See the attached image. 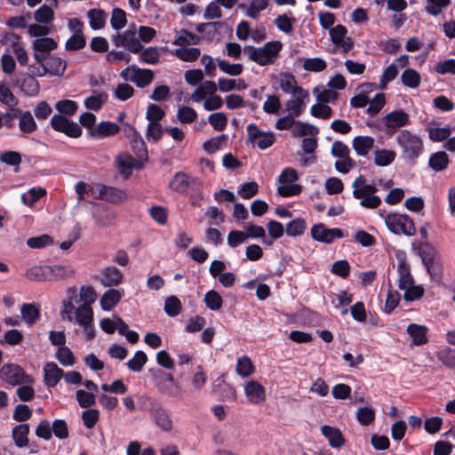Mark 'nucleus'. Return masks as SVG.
I'll return each instance as SVG.
<instances>
[{"instance_id": "obj_1", "label": "nucleus", "mask_w": 455, "mask_h": 455, "mask_svg": "<svg viewBox=\"0 0 455 455\" xmlns=\"http://www.w3.org/2000/svg\"><path fill=\"white\" fill-rule=\"evenodd\" d=\"M395 142L401 148L402 156L409 161H414L424 151L423 140L410 130H401L395 137Z\"/></svg>"}, {"instance_id": "obj_2", "label": "nucleus", "mask_w": 455, "mask_h": 455, "mask_svg": "<svg viewBox=\"0 0 455 455\" xmlns=\"http://www.w3.org/2000/svg\"><path fill=\"white\" fill-rule=\"evenodd\" d=\"M283 44L279 41L266 43L261 47L248 45L244 48L250 60L259 66L273 65L280 55Z\"/></svg>"}, {"instance_id": "obj_3", "label": "nucleus", "mask_w": 455, "mask_h": 455, "mask_svg": "<svg viewBox=\"0 0 455 455\" xmlns=\"http://www.w3.org/2000/svg\"><path fill=\"white\" fill-rule=\"evenodd\" d=\"M353 196L360 199V205L368 209H376L381 204L379 196H375L378 191L376 185L368 184L363 175H359L352 183Z\"/></svg>"}, {"instance_id": "obj_4", "label": "nucleus", "mask_w": 455, "mask_h": 455, "mask_svg": "<svg viewBox=\"0 0 455 455\" xmlns=\"http://www.w3.org/2000/svg\"><path fill=\"white\" fill-rule=\"evenodd\" d=\"M138 146L137 157L123 153L117 156L116 159V167L120 174L124 178L128 179L132 170H140L144 166V163L148 160V151L143 141L136 142Z\"/></svg>"}, {"instance_id": "obj_5", "label": "nucleus", "mask_w": 455, "mask_h": 455, "mask_svg": "<svg viewBox=\"0 0 455 455\" xmlns=\"http://www.w3.org/2000/svg\"><path fill=\"white\" fill-rule=\"evenodd\" d=\"M142 407L147 411L157 428L163 432H171L173 421L170 412L159 402L151 397H144Z\"/></svg>"}, {"instance_id": "obj_6", "label": "nucleus", "mask_w": 455, "mask_h": 455, "mask_svg": "<svg viewBox=\"0 0 455 455\" xmlns=\"http://www.w3.org/2000/svg\"><path fill=\"white\" fill-rule=\"evenodd\" d=\"M0 379L12 387L35 382L32 376L27 374L22 367L15 363L4 364L0 369Z\"/></svg>"}, {"instance_id": "obj_7", "label": "nucleus", "mask_w": 455, "mask_h": 455, "mask_svg": "<svg viewBox=\"0 0 455 455\" xmlns=\"http://www.w3.org/2000/svg\"><path fill=\"white\" fill-rule=\"evenodd\" d=\"M385 222L394 234H403L408 236L415 234L414 223L408 215L389 213L385 217Z\"/></svg>"}, {"instance_id": "obj_8", "label": "nucleus", "mask_w": 455, "mask_h": 455, "mask_svg": "<svg viewBox=\"0 0 455 455\" xmlns=\"http://www.w3.org/2000/svg\"><path fill=\"white\" fill-rule=\"evenodd\" d=\"M120 76L125 80L134 83L138 87L144 88L150 84L154 78V74L150 69L128 67L124 69Z\"/></svg>"}, {"instance_id": "obj_9", "label": "nucleus", "mask_w": 455, "mask_h": 455, "mask_svg": "<svg viewBox=\"0 0 455 455\" xmlns=\"http://www.w3.org/2000/svg\"><path fill=\"white\" fill-rule=\"evenodd\" d=\"M383 123L387 135L394 134L398 129L409 125L410 116L402 108L394 110L383 117Z\"/></svg>"}, {"instance_id": "obj_10", "label": "nucleus", "mask_w": 455, "mask_h": 455, "mask_svg": "<svg viewBox=\"0 0 455 455\" xmlns=\"http://www.w3.org/2000/svg\"><path fill=\"white\" fill-rule=\"evenodd\" d=\"M51 125L55 131L63 132L71 138H78L82 134L80 126L62 115H54L51 119Z\"/></svg>"}, {"instance_id": "obj_11", "label": "nucleus", "mask_w": 455, "mask_h": 455, "mask_svg": "<svg viewBox=\"0 0 455 455\" xmlns=\"http://www.w3.org/2000/svg\"><path fill=\"white\" fill-rule=\"evenodd\" d=\"M112 41L116 47H125L133 53H138L142 49L140 40L134 36V30L127 29L123 34L115 35Z\"/></svg>"}, {"instance_id": "obj_12", "label": "nucleus", "mask_w": 455, "mask_h": 455, "mask_svg": "<svg viewBox=\"0 0 455 455\" xmlns=\"http://www.w3.org/2000/svg\"><path fill=\"white\" fill-rule=\"evenodd\" d=\"M312 238L315 241L331 243L336 238L344 236L339 228H327L323 224L314 225L311 228Z\"/></svg>"}, {"instance_id": "obj_13", "label": "nucleus", "mask_w": 455, "mask_h": 455, "mask_svg": "<svg viewBox=\"0 0 455 455\" xmlns=\"http://www.w3.org/2000/svg\"><path fill=\"white\" fill-rule=\"evenodd\" d=\"M308 92L306 90H298L296 94H293L295 99L289 100L285 103L289 115L295 117L299 116L305 109L304 100L308 97Z\"/></svg>"}, {"instance_id": "obj_14", "label": "nucleus", "mask_w": 455, "mask_h": 455, "mask_svg": "<svg viewBox=\"0 0 455 455\" xmlns=\"http://www.w3.org/2000/svg\"><path fill=\"white\" fill-rule=\"evenodd\" d=\"M44 382L48 387H55L64 375L62 369L55 363H48L44 367Z\"/></svg>"}, {"instance_id": "obj_15", "label": "nucleus", "mask_w": 455, "mask_h": 455, "mask_svg": "<svg viewBox=\"0 0 455 455\" xmlns=\"http://www.w3.org/2000/svg\"><path fill=\"white\" fill-rule=\"evenodd\" d=\"M245 395L251 403H259L265 399V389L255 380L249 381L244 387Z\"/></svg>"}, {"instance_id": "obj_16", "label": "nucleus", "mask_w": 455, "mask_h": 455, "mask_svg": "<svg viewBox=\"0 0 455 455\" xmlns=\"http://www.w3.org/2000/svg\"><path fill=\"white\" fill-rule=\"evenodd\" d=\"M101 283L105 287L117 286L123 281L122 272L116 267H107L101 272Z\"/></svg>"}, {"instance_id": "obj_17", "label": "nucleus", "mask_w": 455, "mask_h": 455, "mask_svg": "<svg viewBox=\"0 0 455 455\" xmlns=\"http://www.w3.org/2000/svg\"><path fill=\"white\" fill-rule=\"evenodd\" d=\"M407 333L412 339V345L421 346L427 342V327L417 323H411L407 326Z\"/></svg>"}, {"instance_id": "obj_18", "label": "nucleus", "mask_w": 455, "mask_h": 455, "mask_svg": "<svg viewBox=\"0 0 455 455\" xmlns=\"http://www.w3.org/2000/svg\"><path fill=\"white\" fill-rule=\"evenodd\" d=\"M124 295V290L109 289L104 292L100 299V306L104 311L114 308Z\"/></svg>"}, {"instance_id": "obj_19", "label": "nucleus", "mask_w": 455, "mask_h": 455, "mask_svg": "<svg viewBox=\"0 0 455 455\" xmlns=\"http://www.w3.org/2000/svg\"><path fill=\"white\" fill-rule=\"evenodd\" d=\"M397 271L399 274L398 287L400 290L408 288L411 284L414 283L413 277L411 274L410 265L405 259H399Z\"/></svg>"}, {"instance_id": "obj_20", "label": "nucleus", "mask_w": 455, "mask_h": 455, "mask_svg": "<svg viewBox=\"0 0 455 455\" xmlns=\"http://www.w3.org/2000/svg\"><path fill=\"white\" fill-rule=\"evenodd\" d=\"M48 267L49 282L67 279L73 276L74 269L70 266L50 265Z\"/></svg>"}, {"instance_id": "obj_21", "label": "nucleus", "mask_w": 455, "mask_h": 455, "mask_svg": "<svg viewBox=\"0 0 455 455\" xmlns=\"http://www.w3.org/2000/svg\"><path fill=\"white\" fill-rule=\"evenodd\" d=\"M45 67L50 76H62L67 68V63L56 55L48 56Z\"/></svg>"}, {"instance_id": "obj_22", "label": "nucleus", "mask_w": 455, "mask_h": 455, "mask_svg": "<svg viewBox=\"0 0 455 455\" xmlns=\"http://www.w3.org/2000/svg\"><path fill=\"white\" fill-rule=\"evenodd\" d=\"M352 146L357 155L364 156L373 148L374 139L371 136H356Z\"/></svg>"}, {"instance_id": "obj_23", "label": "nucleus", "mask_w": 455, "mask_h": 455, "mask_svg": "<svg viewBox=\"0 0 455 455\" xmlns=\"http://www.w3.org/2000/svg\"><path fill=\"white\" fill-rule=\"evenodd\" d=\"M20 91L28 96H36L39 92V83L30 75H25L19 80Z\"/></svg>"}, {"instance_id": "obj_24", "label": "nucleus", "mask_w": 455, "mask_h": 455, "mask_svg": "<svg viewBox=\"0 0 455 455\" xmlns=\"http://www.w3.org/2000/svg\"><path fill=\"white\" fill-rule=\"evenodd\" d=\"M104 189V197L103 201L111 203V204H119L126 200L127 194L124 190L105 185Z\"/></svg>"}, {"instance_id": "obj_25", "label": "nucleus", "mask_w": 455, "mask_h": 455, "mask_svg": "<svg viewBox=\"0 0 455 455\" xmlns=\"http://www.w3.org/2000/svg\"><path fill=\"white\" fill-rule=\"evenodd\" d=\"M322 434L328 439L329 443L333 448H339L344 443V438L341 432L335 427L323 426L321 428Z\"/></svg>"}, {"instance_id": "obj_26", "label": "nucleus", "mask_w": 455, "mask_h": 455, "mask_svg": "<svg viewBox=\"0 0 455 455\" xmlns=\"http://www.w3.org/2000/svg\"><path fill=\"white\" fill-rule=\"evenodd\" d=\"M279 85L283 92L291 93L292 95L296 94L298 90H304L303 88L297 86L295 76L289 72L281 74Z\"/></svg>"}, {"instance_id": "obj_27", "label": "nucleus", "mask_w": 455, "mask_h": 455, "mask_svg": "<svg viewBox=\"0 0 455 455\" xmlns=\"http://www.w3.org/2000/svg\"><path fill=\"white\" fill-rule=\"evenodd\" d=\"M75 319L80 326L88 325L93 322V311L91 306L81 304L75 311Z\"/></svg>"}, {"instance_id": "obj_28", "label": "nucleus", "mask_w": 455, "mask_h": 455, "mask_svg": "<svg viewBox=\"0 0 455 455\" xmlns=\"http://www.w3.org/2000/svg\"><path fill=\"white\" fill-rule=\"evenodd\" d=\"M108 95L105 92H93V94L84 100V107L87 109L98 111L108 100Z\"/></svg>"}, {"instance_id": "obj_29", "label": "nucleus", "mask_w": 455, "mask_h": 455, "mask_svg": "<svg viewBox=\"0 0 455 455\" xmlns=\"http://www.w3.org/2000/svg\"><path fill=\"white\" fill-rule=\"evenodd\" d=\"M120 127L112 122H101L97 127L92 131V135L94 137H108L118 133Z\"/></svg>"}, {"instance_id": "obj_30", "label": "nucleus", "mask_w": 455, "mask_h": 455, "mask_svg": "<svg viewBox=\"0 0 455 455\" xmlns=\"http://www.w3.org/2000/svg\"><path fill=\"white\" fill-rule=\"evenodd\" d=\"M20 115L19 128L21 132L29 134L37 130V124L29 111H23Z\"/></svg>"}, {"instance_id": "obj_31", "label": "nucleus", "mask_w": 455, "mask_h": 455, "mask_svg": "<svg viewBox=\"0 0 455 455\" xmlns=\"http://www.w3.org/2000/svg\"><path fill=\"white\" fill-rule=\"evenodd\" d=\"M90 20V27L94 29H100L105 26L107 14L101 9H91L87 12Z\"/></svg>"}, {"instance_id": "obj_32", "label": "nucleus", "mask_w": 455, "mask_h": 455, "mask_svg": "<svg viewBox=\"0 0 455 455\" xmlns=\"http://www.w3.org/2000/svg\"><path fill=\"white\" fill-rule=\"evenodd\" d=\"M428 164L435 172L443 171L449 164V157L443 151L434 153L429 157Z\"/></svg>"}, {"instance_id": "obj_33", "label": "nucleus", "mask_w": 455, "mask_h": 455, "mask_svg": "<svg viewBox=\"0 0 455 455\" xmlns=\"http://www.w3.org/2000/svg\"><path fill=\"white\" fill-rule=\"evenodd\" d=\"M29 433V426L28 424H20L13 427L12 429V437L15 442V444L18 447H24L28 445V435Z\"/></svg>"}, {"instance_id": "obj_34", "label": "nucleus", "mask_w": 455, "mask_h": 455, "mask_svg": "<svg viewBox=\"0 0 455 455\" xmlns=\"http://www.w3.org/2000/svg\"><path fill=\"white\" fill-rule=\"evenodd\" d=\"M374 163L378 166H387L391 164L396 156L393 150L388 149H376L374 151Z\"/></svg>"}, {"instance_id": "obj_35", "label": "nucleus", "mask_w": 455, "mask_h": 455, "mask_svg": "<svg viewBox=\"0 0 455 455\" xmlns=\"http://www.w3.org/2000/svg\"><path fill=\"white\" fill-rule=\"evenodd\" d=\"M188 187L189 177L184 172H177L170 181V188L178 193H185Z\"/></svg>"}, {"instance_id": "obj_36", "label": "nucleus", "mask_w": 455, "mask_h": 455, "mask_svg": "<svg viewBox=\"0 0 455 455\" xmlns=\"http://www.w3.org/2000/svg\"><path fill=\"white\" fill-rule=\"evenodd\" d=\"M235 371L242 378H246L251 375L254 371V366L251 358L247 355L238 358Z\"/></svg>"}, {"instance_id": "obj_37", "label": "nucleus", "mask_w": 455, "mask_h": 455, "mask_svg": "<svg viewBox=\"0 0 455 455\" xmlns=\"http://www.w3.org/2000/svg\"><path fill=\"white\" fill-rule=\"evenodd\" d=\"M47 266H36L26 271L25 276L30 281H49Z\"/></svg>"}, {"instance_id": "obj_38", "label": "nucleus", "mask_w": 455, "mask_h": 455, "mask_svg": "<svg viewBox=\"0 0 455 455\" xmlns=\"http://www.w3.org/2000/svg\"><path fill=\"white\" fill-rule=\"evenodd\" d=\"M20 313L21 318L28 324L36 323L40 316V311L34 304H23Z\"/></svg>"}, {"instance_id": "obj_39", "label": "nucleus", "mask_w": 455, "mask_h": 455, "mask_svg": "<svg viewBox=\"0 0 455 455\" xmlns=\"http://www.w3.org/2000/svg\"><path fill=\"white\" fill-rule=\"evenodd\" d=\"M174 54L180 60L192 62L196 60L200 57L201 51L200 49L194 47H181L176 49Z\"/></svg>"}, {"instance_id": "obj_40", "label": "nucleus", "mask_w": 455, "mask_h": 455, "mask_svg": "<svg viewBox=\"0 0 455 455\" xmlns=\"http://www.w3.org/2000/svg\"><path fill=\"white\" fill-rule=\"evenodd\" d=\"M318 133L319 129L316 126L301 121H297L296 125L292 130V135L294 137H301L305 135L315 136Z\"/></svg>"}, {"instance_id": "obj_41", "label": "nucleus", "mask_w": 455, "mask_h": 455, "mask_svg": "<svg viewBox=\"0 0 455 455\" xmlns=\"http://www.w3.org/2000/svg\"><path fill=\"white\" fill-rule=\"evenodd\" d=\"M46 195L43 188H32L27 193L21 195V202L28 206H32L37 200Z\"/></svg>"}, {"instance_id": "obj_42", "label": "nucleus", "mask_w": 455, "mask_h": 455, "mask_svg": "<svg viewBox=\"0 0 455 455\" xmlns=\"http://www.w3.org/2000/svg\"><path fill=\"white\" fill-rule=\"evenodd\" d=\"M200 42V37L196 34L187 30L181 29L177 38L174 40L173 44L179 46L197 44Z\"/></svg>"}, {"instance_id": "obj_43", "label": "nucleus", "mask_w": 455, "mask_h": 455, "mask_svg": "<svg viewBox=\"0 0 455 455\" xmlns=\"http://www.w3.org/2000/svg\"><path fill=\"white\" fill-rule=\"evenodd\" d=\"M306 228V221L301 218H297L286 225L285 232L289 236H299L305 232Z\"/></svg>"}, {"instance_id": "obj_44", "label": "nucleus", "mask_w": 455, "mask_h": 455, "mask_svg": "<svg viewBox=\"0 0 455 455\" xmlns=\"http://www.w3.org/2000/svg\"><path fill=\"white\" fill-rule=\"evenodd\" d=\"M68 292L71 293L69 294V299L63 301L60 315L63 320L72 322L73 314L75 313L76 308H75V306L73 305L71 299H73V297L76 299V294L75 289L69 290Z\"/></svg>"}, {"instance_id": "obj_45", "label": "nucleus", "mask_w": 455, "mask_h": 455, "mask_svg": "<svg viewBox=\"0 0 455 455\" xmlns=\"http://www.w3.org/2000/svg\"><path fill=\"white\" fill-rule=\"evenodd\" d=\"M268 3V0H251L247 7L245 15L251 19H257L260 12L267 9Z\"/></svg>"}, {"instance_id": "obj_46", "label": "nucleus", "mask_w": 455, "mask_h": 455, "mask_svg": "<svg viewBox=\"0 0 455 455\" xmlns=\"http://www.w3.org/2000/svg\"><path fill=\"white\" fill-rule=\"evenodd\" d=\"M401 80L405 86L417 88L420 84V76L414 69H405L401 76Z\"/></svg>"}, {"instance_id": "obj_47", "label": "nucleus", "mask_w": 455, "mask_h": 455, "mask_svg": "<svg viewBox=\"0 0 455 455\" xmlns=\"http://www.w3.org/2000/svg\"><path fill=\"white\" fill-rule=\"evenodd\" d=\"M181 307V302L178 297L172 295L165 299L164 311L169 316H177L180 313Z\"/></svg>"}, {"instance_id": "obj_48", "label": "nucleus", "mask_w": 455, "mask_h": 455, "mask_svg": "<svg viewBox=\"0 0 455 455\" xmlns=\"http://www.w3.org/2000/svg\"><path fill=\"white\" fill-rule=\"evenodd\" d=\"M204 301L209 309L214 311L219 310L223 304V299L221 296L213 290L209 291L205 293Z\"/></svg>"}, {"instance_id": "obj_49", "label": "nucleus", "mask_w": 455, "mask_h": 455, "mask_svg": "<svg viewBox=\"0 0 455 455\" xmlns=\"http://www.w3.org/2000/svg\"><path fill=\"white\" fill-rule=\"evenodd\" d=\"M147 361V355L143 351H137L133 357L127 362V367L134 372H140Z\"/></svg>"}, {"instance_id": "obj_50", "label": "nucleus", "mask_w": 455, "mask_h": 455, "mask_svg": "<svg viewBox=\"0 0 455 455\" xmlns=\"http://www.w3.org/2000/svg\"><path fill=\"white\" fill-rule=\"evenodd\" d=\"M327 68L326 62L318 57L307 58L303 61V68L310 72H321Z\"/></svg>"}, {"instance_id": "obj_51", "label": "nucleus", "mask_w": 455, "mask_h": 455, "mask_svg": "<svg viewBox=\"0 0 455 455\" xmlns=\"http://www.w3.org/2000/svg\"><path fill=\"white\" fill-rule=\"evenodd\" d=\"M0 162L16 167L15 171H18V167L21 163V155L17 151H4L0 154Z\"/></svg>"}, {"instance_id": "obj_52", "label": "nucleus", "mask_w": 455, "mask_h": 455, "mask_svg": "<svg viewBox=\"0 0 455 455\" xmlns=\"http://www.w3.org/2000/svg\"><path fill=\"white\" fill-rule=\"evenodd\" d=\"M126 21L125 12L120 8H114L110 19L111 27L116 30H119L125 26Z\"/></svg>"}, {"instance_id": "obj_53", "label": "nucleus", "mask_w": 455, "mask_h": 455, "mask_svg": "<svg viewBox=\"0 0 455 455\" xmlns=\"http://www.w3.org/2000/svg\"><path fill=\"white\" fill-rule=\"evenodd\" d=\"M57 47V43L50 37L37 38L33 42V50L49 52Z\"/></svg>"}, {"instance_id": "obj_54", "label": "nucleus", "mask_w": 455, "mask_h": 455, "mask_svg": "<svg viewBox=\"0 0 455 455\" xmlns=\"http://www.w3.org/2000/svg\"><path fill=\"white\" fill-rule=\"evenodd\" d=\"M196 117V111L190 107L182 106L178 109L177 118L182 124H191Z\"/></svg>"}, {"instance_id": "obj_55", "label": "nucleus", "mask_w": 455, "mask_h": 455, "mask_svg": "<svg viewBox=\"0 0 455 455\" xmlns=\"http://www.w3.org/2000/svg\"><path fill=\"white\" fill-rule=\"evenodd\" d=\"M208 120L214 130L218 132L224 131L228 125V117L222 112L211 114Z\"/></svg>"}, {"instance_id": "obj_56", "label": "nucleus", "mask_w": 455, "mask_h": 455, "mask_svg": "<svg viewBox=\"0 0 455 455\" xmlns=\"http://www.w3.org/2000/svg\"><path fill=\"white\" fill-rule=\"evenodd\" d=\"M76 397L81 408H89L96 402L93 393L83 389H79L76 392Z\"/></svg>"}, {"instance_id": "obj_57", "label": "nucleus", "mask_w": 455, "mask_h": 455, "mask_svg": "<svg viewBox=\"0 0 455 455\" xmlns=\"http://www.w3.org/2000/svg\"><path fill=\"white\" fill-rule=\"evenodd\" d=\"M219 68L229 75V76H238L243 72V65L240 63L231 64L224 60H217Z\"/></svg>"}, {"instance_id": "obj_58", "label": "nucleus", "mask_w": 455, "mask_h": 455, "mask_svg": "<svg viewBox=\"0 0 455 455\" xmlns=\"http://www.w3.org/2000/svg\"><path fill=\"white\" fill-rule=\"evenodd\" d=\"M310 113L315 117L328 119L332 115V109L327 104L319 102L311 107Z\"/></svg>"}, {"instance_id": "obj_59", "label": "nucleus", "mask_w": 455, "mask_h": 455, "mask_svg": "<svg viewBox=\"0 0 455 455\" xmlns=\"http://www.w3.org/2000/svg\"><path fill=\"white\" fill-rule=\"evenodd\" d=\"M53 11L47 5H43L35 12L34 18L38 23L47 24L53 19Z\"/></svg>"}, {"instance_id": "obj_60", "label": "nucleus", "mask_w": 455, "mask_h": 455, "mask_svg": "<svg viewBox=\"0 0 455 455\" xmlns=\"http://www.w3.org/2000/svg\"><path fill=\"white\" fill-rule=\"evenodd\" d=\"M86 41L83 33H75L67 42L65 47L68 51H78L85 46Z\"/></svg>"}, {"instance_id": "obj_61", "label": "nucleus", "mask_w": 455, "mask_h": 455, "mask_svg": "<svg viewBox=\"0 0 455 455\" xmlns=\"http://www.w3.org/2000/svg\"><path fill=\"white\" fill-rule=\"evenodd\" d=\"M56 357L63 366H71L75 363V357L72 351L68 347H60Z\"/></svg>"}, {"instance_id": "obj_62", "label": "nucleus", "mask_w": 455, "mask_h": 455, "mask_svg": "<svg viewBox=\"0 0 455 455\" xmlns=\"http://www.w3.org/2000/svg\"><path fill=\"white\" fill-rule=\"evenodd\" d=\"M398 75V68L395 64H390L383 72L379 80L380 89H385L387 83L393 81Z\"/></svg>"}, {"instance_id": "obj_63", "label": "nucleus", "mask_w": 455, "mask_h": 455, "mask_svg": "<svg viewBox=\"0 0 455 455\" xmlns=\"http://www.w3.org/2000/svg\"><path fill=\"white\" fill-rule=\"evenodd\" d=\"M356 418L361 425L368 426L374 420L375 412L370 407H362L358 409Z\"/></svg>"}, {"instance_id": "obj_64", "label": "nucleus", "mask_w": 455, "mask_h": 455, "mask_svg": "<svg viewBox=\"0 0 455 455\" xmlns=\"http://www.w3.org/2000/svg\"><path fill=\"white\" fill-rule=\"evenodd\" d=\"M436 356L446 367L455 369V355L450 348L438 351Z\"/></svg>"}]
</instances>
